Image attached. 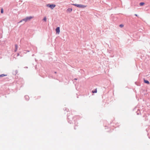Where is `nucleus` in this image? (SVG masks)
I'll return each mask as SVG.
<instances>
[{"mask_svg":"<svg viewBox=\"0 0 150 150\" xmlns=\"http://www.w3.org/2000/svg\"><path fill=\"white\" fill-rule=\"evenodd\" d=\"M33 18V17L30 16L29 17H26L25 18L23 19L22 20H21L19 22V23H20L22 22V21H24L25 22H26L28 21H30L31 19Z\"/></svg>","mask_w":150,"mask_h":150,"instance_id":"f257e3e1","label":"nucleus"},{"mask_svg":"<svg viewBox=\"0 0 150 150\" xmlns=\"http://www.w3.org/2000/svg\"><path fill=\"white\" fill-rule=\"evenodd\" d=\"M73 5L79 8H84L86 6L85 5L77 4H73Z\"/></svg>","mask_w":150,"mask_h":150,"instance_id":"f03ea898","label":"nucleus"},{"mask_svg":"<svg viewBox=\"0 0 150 150\" xmlns=\"http://www.w3.org/2000/svg\"><path fill=\"white\" fill-rule=\"evenodd\" d=\"M46 6H47L50 8L51 9H53L56 6L55 4H47Z\"/></svg>","mask_w":150,"mask_h":150,"instance_id":"7ed1b4c3","label":"nucleus"},{"mask_svg":"<svg viewBox=\"0 0 150 150\" xmlns=\"http://www.w3.org/2000/svg\"><path fill=\"white\" fill-rule=\"evenodd\" d=\"M55 30H56V33L58 34H59V33H60V31L59 27H57L56 28Z\"/></svg>","mask_w":150,"mask_h":150,"instance_id":"20e7f679","label":"nucleus"},{"mask_svg":"<svg viewBox=\"0 0 150 150\" xmlns=\"http://www.w3.org/2000/svg\"><path fill=\"white\" fill-rule=\"evenodd\" d=\"M18 71L16 70L15 71H13V75H16L18 73Z\"/></svg>","mask_w":150,"mask_h":150,"instance_id":"39448f33","label":"nucleus"},{"mask_svg":"<svg viewBox=\"0 0 150 150\" xmlns=\"http://www.w3.org/2000/svg\"><path fill=\"white\" fill-rule=\"evenodd\" d=\"M68 120H68V122L70 123H71V122H72V121L71 120H70V116L69 115H68Z\"/></svg>","mask_w":150,"mask_h":150,"instance_id":"423d86ee","label":"nucleus"},{"mask_svg":"<svg viewBox=\"0 0 150 150\" xmlns=\"http://www.w3.org/2000/svg\"><path fill=\"white\" fill-rule=\"evenodd\" d=\"M15 49L14 51L15 52H16L17 51V49H18V45L17 44H15Z\"/></svg>","mask_w":150,"mask_h":150,"instance_id":"0eeeda50","label":"nucleus"},{"mask_svg":"<svg viewBox=\"0 0 150 150\" xmlns=\"http://www.w3.org/2000/svg\"><path fill=\"white\" fill-rule=\"evenodd\" d=\"M25 100H28L29 99V96L27 95L25 96Z\"/></svg>","mask_w":150,"mask_h":150,"instance_id":"6e6552de","label":"nucleus"},{"mask_svg":"<svg viewBox=\"0 0 150 150\" xmlns=\"http://www.w3.org/2000/svg\"><path fill=\"white\" fill-rule=\"evenodd\" d=\"M72 11V9L71 8H68L67 10V11L69 12H71Z\"/></svg>","mask_w":150,"mask_h":150,"instance_id":"1a4fd4ad","label":"nucleus"},{"mask_svg":"<svg viewBox=\"0 0 150 150\" xmlns=\"http://www.w3.org/2000/svg\"><path fill=\"white\" fill-rule=\"evenodd\" d=\"M144 82L145 83H146L147 84H149V82L147 80H144Z\"/></svg>","mask_w":150,"mask_h":150,"instance_id":"9d476101","label":"nucleus"},{"mask_svg":"<svg viewBox=\"0 0 150 150\" xmlns=\"http://www.w3.org/2000/svg\"><path fill=\"white\" fill-rule=\"evenodd\" d=\"M7 75L4 74H3L1 75H0V77H2L3 76H6Z\"/></svg>","mask_w":150,"mask_h":150,"instance_id":"9b49d317","label":"nucleus"},{"mask_svg":"<svg viewBox=\"0 0 150 150\" xmlns=\"http://www.w3.org/2000/svg\"><path fill=\"white\" fill-rule=\"evenodd\" d=\"M97 90L96 89L94 91H92V93H97Z\"/></svg>","mask_w":150,"mask_h":150,"instance_id":"f8f14e48","label":"nucleus"},{"mask_svg":"<svg viewBox=\"0 0 150 150\" xmlns=\"http://www.w3.org/2000/svg\"><path fill=\"white\" fill-rule=\"evenodd\" d=\"M144 2H141L140 3L139 5L140 6H142L144 5Z\"/></svg>","mask_w":150,"mask_h":150,"instance_id":"ddd939ff","label":"nucleus"},{"mask_svg":"<svg viewBox=\"0 0 150 150\" xmlns=\"http://www.w3.org/2000/svg\"><path fill=\"white\" fill-rule=\"evenodd\" d=\"M123 26H124V25L123 24H120L119 25V26L120 28H122V27H123Z\"/></svg>","mask_w":150,"mask_h":150,"instance_id":"4468645a","label":"nucleus"},{"mask_svg":"<svg viewBox=\"0 0 150 150\" xmlns=\"http://www.w3.org/2000/svg\"><path fill=\"white\" fill-rule=\"evenodd\" d=\"M46 20H47V18H46V17H45L43 19V20L45 21H46Z\"/></svg>","mask_w":150,"mask_h":150,"instance_id":"2eb2a0df","label":"nucleus"},{"mask_svg":"<svg viewBox=\"0 0 150 150\" xmlns=\"http://www.w3.org/2000/svg\"><path fill=\"white\" fill-rule=\"evenodd\" d=\"M3 12H4V11H3V9L2 8L1 10V13H3Z\"/></svg>","mask_w":150,"mask_h":150,"instance_id":"dca6fc26","label":"nucleus"},{"mask_svg":"<svg viewBox=\"0 0 150 150\" xmlns=\"http://www.w3.org/2000/svg\"><path fill=\"white\" fill-rule=\"evenodd\" d=\"M19 54L18 53L17 54V56H19Z\"/></svg>","mask_w":150,"mask_h":150,"instance_id":"f3484780","label":"nucleus"},{"mask_svg":"<svg viewBox=\"0 0 150 150\" xmlns=\"http://www.w3.org/2000/svg\"><path fill=\"white\" fill-rule=\"evenodd\" d=\"M77 78H75L74 79L75 80H77Z\"/></svg>","mask_w":150,"mask_h":150,"instance_id":"a211bd4d","label":"nucleus"},{"mask_svg":"<svg viewBox=\"0 0 150 150\" xmlns=\"http://www.w3.org/2000/svg\"><path fill=\"white\" fill-rule=\"evenodd\" d=\"M135 16H137V14H135Z\"/></svg>","mask_w":150,"mask_h":150,"instance_id":"6ab92c4d","label":"nucleus"},{"mask_svg":"<svg viewBox=\"0 0 150 150\" xmlns=\"http://www.w3.org/2000/svg\"><path fill=\"white\" fill-rule=\"evenodd\" d=\"M54 73H55V74H56V73H57V72H56L55 71V72H54Z\"/></svg>","mask_w":150,"mask_h":150,"instance_id":"aec40b11","label":"nucleus"},{"mask_svg":"<svg viewBox=\"0 0 150 150\" xmlns=\"http://www.w3.org/2000/svg\"><path fill=\"white\" fill-rule=\"evenodd\" d=\"M74 129H76V128H75V127H74Z\"/></svg>","mask_w":150,"mask_h":150,"instance_id":"412c9836","label":"nucleus"}]
</instances>
